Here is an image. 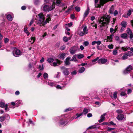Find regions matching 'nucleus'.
<instances>
[{
	"instance_id": "obj_3",
	"label": "nucleus",
	"mask_w": 133,
	"mask_h": 133,
	"mask_svg": "<svg viewBox=\"0 0 133 133\" xmlns=\"http://www.w3.org/2000/svg\"><path fill=\"white\" fill-rule=\"evenodd\" d=\"M110 19V17L108 16L101 17L99 21L100 26L102 27L105 24H108L109 22Z\"/></svg>"
},
{
	"instance_id": "obj_48",
	"label": "nucleus",
	"mask_w": 133,
	"mask_h": 133,
	"mask_svg": "<svg viewBox=\"0 0 133 133\" xmlns=\"http://www.w3.org/2000/svg\"><path fill=\"white\" fill-rule=\"evenodd\" d=\"M127 95V94L124 92H122L120 94L121 96H125Z\"/></svg>"
},
{
	"instance_id": "obj_61",
	"label": "nucleus",
	"mask_w": 133,
	"mask_h": 133,
	"mask_svg": "<svg viewBox=\"0 0 133 133\" xmlns=\"http://www.w3.org/2000/svg\"><path fill=\"white\" fill-rule=\"evenodd\" d=\"M77 72L76 70H75L71 72V74L72 75H74L77 74Z\"/></svg>"
},
{
	"instance_id": "obj_44",
	"label": "nucleus",
	"mask_w": 133,
	"mask_h": 133,
	"mask_svg": "<svg viewBox=\"0 0 133 133\" xmlns=\"http://www.w3.org/2000/svg\"><path fill=\"white\" fill-rule=\"evenodd\" d=\"M54 59L53 58H49L47 59V61L49 63H50L53 62Z\"/></svg>"
},
{
	"instance_id": "obj_57",
	"label": "nucleus",
	"mask_w": 133,
	"mask_h": 133,
	"mask_svg": "<svg viewBox=\"0 0 133 133\" xmlns=\"http://www.w3.org/2000/svg\"><path fill=\"white\" fill-rule=\"evenodd\" d=\"M32 68V65L31 63H29L28 65V67L27 68V69L28 70H29L30 69Z\"/></svg>"
},
{
	"instance_id": "obj_34",
	"label": "nucleus",
	"mask_w": 133,
	"mask_h": 133,
	"mask_svg": "<svg viewBox=\"0 0 133 133\" xmlns=\"http://www.w3.org/2000/svg\"><path fill=\"white\" fill-rule=\"evenodd\" d=\"M89 111L88 109H87L85 108L84 109L82 113H83V114H86L89 112Z\"/></svg>"
},
{
	"instance_id": "obj_1",
	"label": "nucleus",
	"mask_w": 133,
	"mask_h": 133,
	"mask_svg": "<svg viewBox=\"0 0 133 133\" xmlns=\"http://www.w3.org/2000/svg\"><path fill=\"white\" fill-rule=\"evenodd\" d=\"M38 16L39 19L36 21L37 24L41 26L45 25L46 24V22H43L45 20V16L43 14L40 13L38 15Z\"/></svg>"
},
{
	"instance_id": "obj_8",
	"label": "nucleus",
	"mask_w": 133,
	"mask_h": 133,
	"mask_svg": "<svg viewBox=\"0 0 133 133\" xmlns=\"http://www.w3.org/2000/svg\"><path fill=\"white\" fill-rule=\"evenodd\" d=\"M60 68L64 75L67 76L69 75V72L68 68L63 66L61 67Z\"/></svg>"
},
{
	"instance_id": "obj_64",
	"label": "nucleus",
	"mask_w": 133,
	"mask_h": 133,
	"mask_svg": "<svg viewBox=\"0 0 133 133\" xmlns=\"http://www.w3.org/2000/svg\"><path fill=\"white\" fill-rule=\"evenodd\" d=\"M34 22V20L33 19H31L29 25V26H30Z\"/></svg>"
},
{
	"instance_id": "obj_50",
	"label": "nucleus",
	"mask_w": 133,
	"mask_h": 133,
	"mask_svg": "<svg viewBox=\"0 0 133 133\" xmlns=\"http://www.w3.org/2000/svg\"><path fill=\"white\" fill-rule=\"evenodd\" d=\"M4 120H5V118L3 116L0 117V121L1 122H2Z\"/></svg>"
},
{
	"instance_id": "obj_39",
	"label": "nucleus",
	"mask_w": 133,
	"mask_h": 133,
	"mask_svg": "<svg viewBox=\"0 0 133 133\" xmlns=\"http://www.w3.org/2000/svg\"><path fill=\"white\" fill-rule=\"evenodd\" d=\"M6 105L3 102H0V107L2 108L4 107Z\"/></svg>"
},
{
	"instance_id": "obj_16",
	"label": "nucleus",
	"mask_w": 133,
	"mask_h": 133,
	"mask_svg": "<svg viewBox=\"0 0 133 133\" xmlns=\"http://www.w3.org/2000/svg\"><path fill=\"white\" fill-rule=\"evenodd\" d=\"M57 61L54 62H53V66H58L60 65L62 62L61 61H60L59 60H57Z\"/></svg>"
},
{
	"instance_id": "obj_11",
	"label": "nucleus",
	"mask_w": 133,
	"mask_h": 133,
	"mask_svg": "<svg viewBox=\"0 0 133 133\" xmlns=\"http://www.w3.org/2000/svg\"><path fill=\"white\" fill-rule=\"evenodd\" d=\"M117 119L119 121L123 120L125 121L126 120V117H124L123 114H119L116 117Z\"/></svg>"
},
{
	"instance_id": "obj_36",
	"label": "nucleus",
	"mask_w": 133,
	"mask_h": 133,
	"mask_svg": "<svg viewBox=\"0 0 133 133\" xmlns=\"http://www.w3.org/2000/svg\"><path fill=\"white\" fill-rule=\"evenodd\" d=\"M70 61H76L77 60L75 55L71 59H70Z\"/></svg>"
},
{
	"instance_id": "obj_56",
	"label": "nucleus",
	"mask_w": 133,
	"mask_h": 133,
	"mask_svg": "<svg viewBox=\"0 0 133 133\" xmlns=\"http://www.w3.org/2000/svg\"><path fill=\"white\" fill-rule=\"evenodd\" d=\"M72 25V22H70L69 23H68V24H65V26H68L69 27H70Z\"/></svg>"
},
{
	"instance_id": "obj_22",
	"label": "nucleus",
	"mask_w": 133,
	"mask_h": 133,
	"mask_svg": "<svg viewBox=\"0 0 133 133\" xmlns=\"http://www.w3.org/2000/svg\"><path fill=\"white\" fill-rule=\"evenodd\" d=\"M90 9L89 7H87V10L85 11L84 15V17L85 18L87 16L89 13Z\"/></svg>"
},
{
	"instance_id": "obj_51",
	"label": "nucleus",
	"mask_w": 133,
	"mask_h": 133,
	"mask_svg": "<svg viewBox=\"0 0 133 133\" xmlns=\"http://www.w3.org/2000/svg\"><path fill=\"white\" fill-rule=\"evenodd\" d=\"M65 48V46L64 45H63L61 46L60 48V49L61 50H64Z\"/></svg>"
},
{
	"instance_id": "obj_60",
	"label": "nucleus",
	"mask_w": 133,
	"mask_h": 133,
	"mask_svg": "<svg viewBox=\"0 0 133 133\" xmlns=\"http://www.w3.org/2000/svg\"><path fill=\"white\" fill-rule=\"evenodd\" d=\"M75 9L76 10V11L77 12H79L80 10V8L79 7L76 6L75 8Z\"/></svg>"
},
{
	"instance_id": "obj_53",
	"label": "nucleus",
	"mask_w": 133,
	"mask_h": 133,
	"mask_svg": "<svg viewBox=\"0 0 133 133\" xmlns=\"http://www.w3.org/2000/svg\"><path fill=\"white\" fill-rule=\"evenodd\" d=\"M65 123L66 122L63 121V120H62L59 122V123L61 125H63L65 124Z\"/></svg>"
},
{
	"instance_id": "obj_45",
	"label": "nucleus",
	"mask_w": 133,
	"mask_h": 133,
	"mask_svg": "<svg viewBox=\"0 0 133 133\" xmlns=\"http://www.w3.org/2000/svg\"><path fill=\"white\" fill-rule=\"evenodd\" d=\"M83 44L85 46H87L89 44V42L87 41H85L84 42Z\"/></svg>"
},
{
	"instance_id": "obj_63",
	"label": "nucleus",
	"mask_w": 133,
	"mask_h": 133,
	"mask_svg": "<svg viewBox=\"0 0 133 133\" xmlns=\"http://www.w3.org/2000/svg\"><path fill=\"white\" fill-rule=\"evenodd\" d=\"M99 59L98 57H97L95 59H93L92 60V62H96Z\"/></svg>"
},
{
	"instance_id": "obj_20",
	"label": "nucleus",
	"mask_w": 133,
	"mask_h": 133,
	"mask_svg": "<svg viewBox=\"0 0 133 133\" xmlns=\"http://www.w3.org/2000/svg\"><path fill=\"white\" fill-rule=\"evenodd\" d=\"M119 49V47H117L113 51L112 54L115 55H116L118 53V50Z\"/></svg>"
},
{
	"instance_id": "obj_46",
	"label": "nucleus",
	"mask_w": 133,
	"mask_h": 133,
	"mask_svg": "<svg viewBox=\"0 0 133 133\" xmlns=\"http://www.w3.org/2000/svg\"><path fill=\"white\" fill-rule=\"evenodd\" d=\"M116 112L118 114H122L123 112V111L121 109H118L116 111Z\"/></svg>"
},
{
	"instance_id": "obj_2",
	"label": "nucleus",
	"mask_w": 133,
	"mask_h": 133,
	"mask_svg": "<svg viewBox=\"0 0 133 133\" xmlns=\"http://www.w3.org/2000/svg\"><path fill=\"white\" fill-rule=\"evenodd\" d=\"M55 8V3L54 1L52 5L49 6V5L44 4L41 7L42 10L46 12H48L50 11Z\"/></svg>"
},
{
	"instance_id": "obj_32",
	"label": "nucleus",
	"mask_w": 133,
	"mask_h": 133,
	"mask_svg": "<svg viewBox=\"0 0 133 133\" xmlns=\"http://www.w3.org/2000/svg\"><path fill=\"white\" fill-rule=\"evenodd\" d=\"M128 57L133 55V53L130 51H128L125 53Z\"/></svg>"
},
{
	"instance_id": "obj_54",
	"label": "nucleus",
	"mask_w": 133,
	"mask_h": 133,
	"mask_svg": "<svg viewBox=\"0 0 133 133\" xmlns=\"http://www.w3.org/2000/svg\"><path fill=\"white\" fill-rule=\"evenodd\" d=\"M38 68L39 70H41L43 69L44 68L43 67V65H39V66Z\"/></svg>"
},
{
	"instance_id": "obj_58",
	"label": "nucleus",
	"mask_w": 133,
	"mask_h": 133,
	"mask_svg": "<svg viewBox=\"0 0 133 133\" xmlns=\"http://www.w3.org/2000/svg\"><path fill=\"white\" fill-rule=\"evenodd\" d=\"M24 31L25 33H26V34L28 36L30 34L29 32L27 30V29H24Z\"/></svg>"
},
{
	"instance_id": "obj_59",
	"label": "nucleus",
	"mask_w": 133,
	"mask_h": 133,
	"mask_svg": "<svg viewBox=\"0 0 133 133\" xmlns=\"http://www.w3.org/2000/svg\"><path fill=\"white\" fill-rule=\"evenodd\" d=\"M9 41V39L8 38H6L4 39V43H6L8 42Z\"/></svg>"
},
{
	"instance_id": "obj_19",
	"label": "nucleus",
	"mask_w": 133,
	"mask_h": 133,
	"mask_svg": "<svg viewBox=\"0 0 133 133\" xmlns=\"http://www.w3.org/2000/svg\"><path fill=\"white\" fill-rule=\"evenodd\" d=\"M71 57H67L65 59V64L66 65H69L70 64V61Z\"/></svg>"
},
{
	"instance_id": "obj_24",
	"label": "nucleus",
	"mask_w": 133,
	"mask_h": 133,
	"mask_svg": "<svg viewBox=\"0 0 133 133\" xmlns=\"http://www.w3.org/2000/svg\"><path fill=\"white\" fill-rule=\"evenodd\" d=\"M122 50L124 51H127L130 49V47L128 46H126L122 47L121 48Z\"/></svg>"
},
{
	"instance_id": "obj_18",
	"label": "nucleus",
	"mask_w": 133,
	"mask_h": 133,
	"mask_svg": "<svg viewBox=\"0 0 133 133\" xmlns=\"http://www.w3.org/2000/svg\"><path fill=\"white\" fill-rule=\"evenodd\" d=\"M106 113L103 114L102 115L101 117V119L99 120V123H101L105 119V116L106 115Z\"/></svg>"
},
{
	"instance_id": "obj_52",
	"label": "nucleus",
	"mask_w": 133,
	"mask_h": 133,
	"mask_svg": "<svg viewBox=\"0 0 133 133\" xmlns=\"http://www.w3.org/2000/svg\"><path fill=\"white\" fill-rule=\"evenodd\" d=\"M84 57V55L83 54H80V55H78V58L79 59H81L83 58Z\"/></svg>"
},
{
	"instance_id": "obj_33",
	"label": "nucleus",
	"mask_w": 133,
	"mask_h": 133,
	"mask_svg": "<svg viewBox=\"0 0 133 133\" xmlns=\"http://www.w3.org/2000/svg\"><path fill=\"white\" fill-rule=\"evenodd\" d=\"M127 36V35L126 33L123 34L121 35V37L124 39H126Z\"/></svg>"
},
{
	"instance_id": "obj_49",
	"label": "nucleus",
	"mask_w": 133,
	"mask_h": 133,
	"mask_svg": "<svg viewBox=\"0 0 133 133\" xmlns=\"http://www.w3.org/2000/svg\"><path fill=\"white\" fill-rule=\"evenodd\" d=\"M55 0H44V2L45 3H47L51 1V2H52V3H53L54 1Z\"/></svg>"
},
{
	"instance_id": "obj_41",
	"label": "nucleus",
	"mask_w": 133,
	"mask_h": 133,
	"mask_svg": "<svg viewBox=\"0 0 133 133\" xmlns=\"http://www.w3.org/2000/svg\"><path fill=\"white\" fill-rule=\"evenodd\" d=\"M73 109L74 108L73 107L69 108L66 109L64 111L65 112L69 111Z\"/></svg>"
},
{
	"instance_id": "obj_35",
	"label": "nucleus",
	"mask_w": 133,
	"mask_h": 133,
	"mask_svg": "<svg viewBox=\"0 0 133 133\" xmlns=\"http://www.w3.org/2000/svg\"><path fill=\"white\" fill-rule=\"evenodd\" d=\"M43 76L44 78V79H46L48 77V75L47 73L45 72L43 74Z\"/></svg>"
},
{
	"instance_id": "obj_38",
	"label": "nucleus",
	"mask_w": 133,
	"mask_h": 133,
	"mask_svg": "<svg viewBox=\"0 0 133 133\" xmlns=\"http://www.w3.org/2000/svg\"><path fill=\"white\" fill-rule=\"evenodd\" d=\"M61 0H56L55 3L57 6H59V5L61 3Z\"/></svg>"
},
{
	"instance_id": "obj_17",
	"label": "nucleus",
	"mask_w": 133,
	"mask_h": 133,
	"mask_svg": "<svg viewBox=\"0 0 133 133\" xmlns=\"http://www.w3.org/2000/svg\"><path fill=\"white\" fill-rule=\"evenodd\" d=\"M65 53H63L59 54L58 56V57L60 59H63L65 55Z\"/></svg>"
},
{
	"instance_id": "obj_29",
	"label": "nucleus",
	"mask_w": 133,
	"mask_h": 133,
	"mask_svg": "<svg viewBox=\"0 0 133 133\" xmlns=\"http://www.w3.org/2000/svg\"><path fill=\"white\" fill-rule=\"evenodd\" d=\"M118 92L117 91L115 92L113 94V96H111L112 98H114L116 99L117 98V95Z\"/></svg>"
},
{
	"instance_id": "obj_12",
	"label": "nucleus",
	"mask_w": 133,
	"mask_h": 133,
	"mask_svg": "<svg viewBox=\"0 0 133 133\" xmlns=\"http://www.w3.org/2000/svg\"><path fill=\"white\" fill-rule=\"evenodd\" d=\"M77 50L75 46H74L70 48L69 51L71 54L73 55L76 53Z\"/></svg>"
},
{
	"instance_id": "obj_47",
	"label": "nucleus",
	"mask_w": 133,
	"mask_h": 133,
	"mask_svg": "<svg viewBox=\"0 0 133 133\" xmlns=\"http://www.w3.org/2000/svg\"><path fill=\"white\" fill-rule=\"evenodd\" d=\"M56 88L58 89H63V87H62L61 86H60V85H57V86H56Z\"/></svg>"
},
{
	"instance_id": "obj_6",
	"label": "nucleus",
	"mask_w": 133,
	"mask_h": 133,
	"mask_svg": "<svg viewBox=\"0 0 133 133\" xmlns=\"http://www.w3.org/2000/svg\"><path fill=\"white\" fill-rule=\"evenodd\" d=\"M22 54L21 51L18 49H15L13 52V55L16 57L20 56L22 55Z\"/></svg>"
},
{
	"instance_id": "obj_15",
	"label": "nucleus",
	"mask_w": 133,
	"mask_h": 133,
	"mask_svg": "<svg viewBox=\"0 0 133 133\" xmlns=\"http://www.w3.org/2000/svg\"><path fill=\"white\" fill-rule=\"evenodd\" d=\"M5 15L8 21H11L12 20L13 17L11 15L8 14V13H7L5 14Z\"/></svg>"
},
{
	"instance_id": "obj_43",
	"label": "nucleus",
	"mask_w": 133,
	"mask_h": 133,
	"mask_svg": "<svg viewBox=\"0 0 133 133\" xmlns=\"http://www.w3.org/2000/svg\"><path fill=\"white\" fill-rule=\"evenodd\" d=\"M83 114V113H82V112L80 114H79L78 113H77L76 114V118H75V119L79 117L80 116L82 115Z\"/></svg>"
},
{
	"instance_id": "obj_55",
	"label": "nucleus",
	"mask_w": 133,
	"mask_h": 133,
	"mask_svg": "<svg viewBox=\"0 0 133 133\" xmlns=\"http://www.w3.org/2000/svg\"><path fill=\"white\" fill-rule=\"evenodd\" d=\"M108 47L109 49H112L113 48L114 45L112 44H111L108 45Z\"/></svg>"
},
{
	"instance_id": "obj_25",
	"label": "nucleus",
	"mask_w": 133,
	"mask_h": 133,
	"mask_svg": "<svg viewBox=\"0 0 133 133\" xmlns=\"http://www.w3.org/2000/svg\"><path fill=\"white\" fill-rule=\"evenodd\" d=\"M47 17H48L46 18V20H44L43 21V22H45L46 23V24L47 23L49 22L51 20V17L50 16H49V15H47Z\"/></svg>"
},
{
	"instance_id": "obj_28",
	"label": "nucleus",
	"mask_w": 133,
	"mask_h": 133,
	"mask_svg": "<svg viewBox=\"0 0 133 133\" xmlns=\"http://www.w3.org/2000/svg\"><path fill=\"white\" fill-rule=\"evenodd\" d=\"M114 36L113 34H111L109 36H107V39L109 40L110 41H112L113 38V37Z\"/></svg>"
},
{
	"instance_id": "obj_9",
	"label": "nucleus",
	"mask_w": 133,
	"mask_h": 133,
	"mask_svg": "<svg viewBox=\"0 0 133 133\" xmlns=\"http://www.w3.org/2000/svg\"><path fill=\"white\" fill-rule=\"evenodd\" d=\"M108 60L107 59L102 58L98 59V62L99 64H107L106 63V62H107Z\"/></svg>"
},
{
	"instance_id": "obj_13",
	"label": "nucleus",
	"mask_w": 133,
	"mask_h": 133,
	"mask_svg": "<svg viewBox=\"0 0 133 133\" xmlns=\"http://www.w3.org/2000/svg\"><path fill=\"white\" fill-rule=\"evenodd\" d=\"M121 25L122 27L121 29V31L122 32L124 30L125 28L126 27L127 23L124 21H123L121 22Z\"/></svg>"
},
{
	"instance_id": "obj_26",
	"label": "nucleus",
	"mask_w": 133,
	"mask_h": 133,
	"mask_svg": "<svg viewBox=\"0 0 133 133\" xmlns=\"http://www.w3.org/2000/svg\"><path fill=\"white\" fill-rule=\"evenodd\" d=\"M85 69L84 67H82L80 68L78 71L79 73H82L84 72L85 71Z\"/></svg>"
},
{
	"instance_id": "obj_4",
	"label": "nucleus",
	"mask_w": 133,
	"mask_h": 133,
	"mask_svg": "<svg viewBox=\"0 0 133 133\" xmlns=\"http://www.w3.org/2000/svg\"><path fill=\"white\" fill-rule=\"evenodd\" d=\"M99 0H95V8H100L101 5H103L107 2V0H100L99 4H97Z\"/></svg>"
},
{
	"instance_id": "obj_21",
	"label": "nucleus",
	"mask_w": 133,
	"mask_h": 133,
	"mask_svg": "<svg viewBox=\"0 0 133 133\" xmlns=\"http://www.w3.org/2000/svg\"><path fill=\"white\" fill-rule=\"evenodd\" d=\"M3 116L5 118V121H9L10 119V116L9 115L7 114L4 115Z\"/></svg>"
},
{
	"instance_id": "obj_23",
	"label": "nucleus",
	"mask_w": 133,
	"mask_h": 133,
	"mask_svg": "<svg viewBox=\"0 0 133 133\" xmlns=\"http://www.w3.org/2000/svg\"><path fill=\"white\" fill-rule=\"evenodd\" d=\"M71 37H70L68 38L66 36H64L63 38V41L64 42H67L69 40L71 39Z\"/></svg>"
},
{
	"instance_id": "obj_5",
	"label": "nucleus",
	"mask_w": 133,
	"mask_h": 133,
	"mask_svg": "<svg viewBox=\"0 0 133 133\" xmlns=\"http://www.w3.org/2000/svg\"><path fill=\"white\" fill-rule=\"evenodd\" d=\"M83 31H80L78 33L79 35L82 36L87 34L88 31V30L87 29V26L86 25L83 26Z\"/></svg>"
},
{
	"instance_id": "obj_31",
	"label": "nucleus",
	"mask_w": 133,
	"mask_h": 133,
	"mask_svg": "<svg viewBox=\"0 0 133 133\" xmlns=\"http://www.w3.org/2000/svg\"><path fill=\"white\" fill-rule=\"evenodd\" d=\"M133 11V9H130L128 11L127 14L128 15L130 16L132 12Z\"/></svg>"
},
{
	"instance_id": "obj_30",
	"label": "nucleus",
	"mask_w": 133,
	"mask_h": 133,
	"mask_svg": "<svg viewBox=\"0 0 133 133\" xmlns=\"http://www.w3.org/2000/svg\"><path fill=\"white\" fill-rule=\"evenodd\" d=\"M60 83L61 85V86L63 87V88L67 84L66 81L61 82Z\"/></svg>"
},
{
	"instance_id": "obj_62",
	"label": "nucleus",
	"mask_w": 133,
	"mask_h": 133,
	"mask_svg": "<svg viewBox=\"0 0 133 133\" xmlns=\"http://www.w3.org/2000/svg\"><path fill=\"white\" fill-rule=\"evenodd\" d=\"M60 42H58L56 43V46L58 48V47L60 45Z\"/></svg>"
},
{
	"instance_id": "obj_10",
	"label": "nucleus",
	"mask_w": 133,
	"mask_h": 133,
	"mask_svg": "<svg viewBox=\"0 0 133 133\" xmlns=\"http://www.w3.org/2000/svg\"><path fill=\"white\" fill-rule=\"evenodd\" d=\"M132 69V67L131 65L128 66L123 71L125 74H128Z\"/></svg>"
},
{
	"instance_id": "obj_27",
	"label": "nucleus",
	"mask_w": 133,
	"mask_h": 133,
	"mask_svg": "<svg viewBox=\"0 0 133 133\" xmlns=\"http://www.w3.org/2000/svg\"><path fill=\"white\" fill-rule=\"evenodd\" d=\"M35 37H32L30 38V39H29V42H31V43L32 44L33 43H34L35 42Z\"/></svg>"
},
{
	"instance_id": "obj_14",
	"label": "nucleus",
	"mask_w": 133,
	"mask_h": 133,
	"mask_svg": "<svg viewBox=\"0 0 133 133\" xmlns=\"http://www.w3.org/2000/svg\"><path fill=\"white\" fill-rule=\"evenodd\" d=\"M127 32V34L130 35V38H132L133 37V35L131 30L129 28H128Z\"/></svg>"
},
{
	"instance_id": "obj_40",
	"label": "nucleus",
	"mask_w": 133,
	"mask_h": 133,
	"mask_svg": "<svg viewBox=\"0 0 133 133\" xmlns=\"http://www.w3.org/2000/svg\"><path fill=\"white\" fill-rule=\"evenodd\" d=\"M128 58V57L125 53L122 56V59L123 60H125L127 59Z\"/></svg>"
},
{
	"instance_id": "obj_37",
	"label": "nucleus",
	"mask_w": 133,
	"mask_h": 133,
	"mask_svg": "<svg viewBox=\"0 0 133 133\" xmlns=\"http://www.w3.org/2000/svg\"><path fill=\"white\" fill-rule=\"evenodd\" d=\"M60 72H57V74L55 75V77H56V78H59L60 77Z\"/></svg>"
},
{
	"instance_id": "obj_42",
	"label": "nucleus",
	"mask_w": 133,
	"mask_h": 133,
	"mask_svg": "<svg viewBox=\"0 0 133 133\" xmlns=\"http://www.w3.org/2000/svg\"><path fill=\"white\" fill-rule=\"evenodd\" d=\"M114 10V8L113 6H111L109 12L110 14H112L113 13Z\"/></svg>"
},
{
	"instance_id": "obj_7",
	"label": "nucleus",
	"mask_w": 133,
	"mask_h": 133,
	"mask_svg": "<svg viewBox=\"0 0 133 133\" xmlns=\"http://www.w3.org/2000/svg\"><path fill=\"white\" fill-rule=\"evenodd\" d=\"M46 84L49 86L52 87L56 85L57 82H52L49 79H47L45 81Z\"/></svg>"
}]
</instances>
